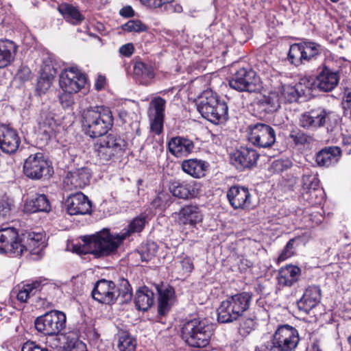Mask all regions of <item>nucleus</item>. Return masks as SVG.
<instances>
[{
	"mask_svg": "<svg viewBox=\"0 0 351 351\" xmlns=\"http://www.w3.org/2000/svg\"><path fill=\"white\" fill-rule=\"evenodd\" d=\"M42 238L40 233L25 231L19 235L14 228H3L0 230V252L21 256L24 252L38 247Z\"/></svg>",
	"mask_w": 351,
	"mask_h": 351,
	"instance_id": "obj_1",
	"label": "nucleus"
},
{
	"mask_svg": "<svg viewBox=\"0 0 351 351\" xmlns=\"http://www.w3.org/2000/svg\"><path fill=\"white\" fill-rule=\"evenodd\" d=\"M92 296L102 304H111L117 300L121 304L128 303L132 298V287L125 279H122L118 287L112 281L102 279L95 284Z\"/></svg>",
	"mask_w": 351,
	"mask_h": 351,
	"instance_id": "obj_2",
	"label": "nucleus"
},
{
	"mask_svg": "<svg viewBox=\"0 0 351 351\" xmlns=\"http://www.w3.org/2000/svg\"><path fill=\"white\" fill-rule=\"evenodd\" d=\"M113 123L112 112L103 106H95L84 110L82 127L86 134L91 138L105 135Z\"/></svg>",
	"mask_w": 351,
	"mask_h": 351,
	"instance_id": "obj_3",
	"label": "nucleus"
},
{
	"mask_svg": "<svg viewBox=\"0 0 351 351\" xmlns=\"http://www.w3.org/2000/svg\"><path fill=\"white\" fill-rule=\"evenodd\" d=\"M197 109L204 118L214 124L223 122L228 119V106L219 99L215 93L210 90L202 93Z\"/></svg>",
	"mask_w": 351,
	"mask_h": 351,
	"instance_id": "obj_4",
	"label": "nucleus"
},
{
	"mask_svg": "<svg viewBox=\"0 0 351 351\" xmlns=\"http://www.w3.org/2000/svg\"><path fill=\"white\" fill-rule=\"evenodd\" d=\"M252 295L242 292L229 296L221 302L217 309V319L221 323H228L237 320L243 315L250 305Z\"/></svg>",
	"mask_w": 351,
	"mask_h": 351,
	"instance_id": "obj_5",
	"label": "nucleus"
},
{
	"mask_svg": "<svg viewBox=\"0 0 351 351\" xmlns=\"http://www.w3.org/2000/svg\"><path fill=\"white\" fill-rule=\"evenodd\" d=\"M300 341L298 330L289 325L279 326L272 339L264 342L256 351H292Z\"/></svg>",
	"mask_w": 351,
	"mask_h": 351,
	"instance_id": "obj_6",
	"label": "nucleus"
},
{
	"mask_svg": "<svg viewBox=\"0 0 351 351\" xmlns=\"http://www.w3.org/2000/svg\"><path fill=\"white\" fill-rule=\"evenodd\" d=\"M125 234L113 236L108 230H104L84 240L88 252L95 257L106 256L115 252L126 238Z\"/></svg>",
	"mask_w": 351,
	"mask_h": 351,
	"instance_id": "obj_7",
	"label": "nucleus"
},
{
	"mask_svg": "<svg viewBox=\"0 0 351 351\" xmlns=\"http://www.w3.org/2000/svg\"><path fill=\"white\" fill-rule=\"evenodd\" d=\"M34 325L38 332L52 337L53 342L47 341L51 347H61L58 335L66 326V315L64 313L58 311L46 313L35 319Z\"/></svg>",
	"mask_w": 351,
	"mask_h": 351,
	"instance_id": "obj_8",
	"label": "nucleus"
},
{
	"mask_svg": "<svg viewBox=\"0 0 351 351\" xmlns=\"http://www.w3.org/2000/svg\"><path fill=\"white\" fill-rule=\"evenodd\" d=\"M182 338L186 343L195 348H204L213 335L212 326L206 321L194 318L185 322L182 328Z\"/></svg>",
	"mask_w": 351,
	"mask_h": 351,
	"instance_id": "obj_9",
	"label": "nucleus"
},
{
	"mask_svg": "<svg viewBox=\"0 0 351 351\" xmlns=\"http://www.w3.org/2000/svg\"><path fill=\"white\" fill-rule=\"evenodd\" d=\"M322 52V47L315 42L294 43L289 47L288 60L295 66L317 60Z\"/></svg>",
	"mask_w": 351,
	"mask_h": 351,
	"instance_id": "obj_10",
	"label": "nucleus"
},
{
	"mask_svg": "<svg viewBox=\"0 0 351 351\" xmlns=\"http://www.w3.org/2000/svg\"><path fill=\"white\" fill-rule=\"evenodd\" d=\"M229 85L239 92H259L262 88V82L258 75L252 69L241 68L235 72L229 80Z\"/></svg>",
	"mask_w": 351,
	"mask_h": 351,
	"instance_id": "obj_11",
	"label": "nucleus"
},
{
	"mask_svg": "<svg viewBox=\"0 0 351 351\" xmlns=\"http://www.w3.org/2000/svg\"><path fill=\"white\" fill-rule=\"evenodd\" d=\"M53 171L43 154H31L23 165V173L29 179L38 180L48 179Z\"/></svg>",
	"mask_w": 351,
	"mask_h": 351,
	"instance_id": "obj_12",
	"label": "nucleus"
},
{
	"mask_svg": "<svg viewBox=\"0 0 351 351\" xmlns=\"http://www.w3.org/2000/svg\"><path fill=\"white\" fill-rule=\"evenodd\" d=\"M249 142L259 147H269L276 141V132L269 125L257 123L248 126Z\"/></svg>",
	"mask_w": 351,
	"mask_h": 351,
	"instance_id": "obj_13",
	"label": "nucleus"
},
{
	"mask_svg": "<svg viewBox=\"0 0 351 351\" xmlns=\"http://www.w3.org/2000/svg\"><path fill=\"white\" fill-rule=\"evenodd\" d=\"M166 100L161 97L152 99L147 108L151 132L159 135L163 131Z\"/></svg>",
	"mask_w": 351,
	"mask_h": 351,
	"instance_id": "obj_14",
	"label": "nucleus"
},
{
	"mask_svg": "<svg viewBox=\"0 0 351 351\" xmlns=\"http://www.w3.org/2000/svg\"><path fill=\"white\" fill-rule=\"evenodd\" d=\"M86 82V76L76 67L65 69L60 75V86L64 92L76 93Z\"/></svg>",
	"mask_w": 351,
	"mask_h": 351,
	"instance_id": "obj_15",
	"label": "nucleus"
},
{
	"mask_svg": "<svg viewBox=\"0 0 351 351\" xmlns=\"http://www.w3.org/2000/svg\"><path fill=\"white\" fill-rule=\"evenodd\" d=\"M340 80L339 71H335L326 65L319 67L315 80V86L320 91L330 92L338 85Z\"/></svg>",
	"mask_w": 351,
	"mask_h": 351,
	"instance_id": "obj_16",
	"label": "nucleus"
},
{
	"mask_svg": "<svg viewBox=\"0 0 351 351\" xmlns=\"http://www.w3.org/2000/svg\"><path fill=\"white\" fill-rule=\"evenodd\" d=\"M97 145L100 158L108 160L123 149L125 143L121 138L110 134L101 139Z\"/></svg>",
	"mask_w": 351,
	"mask_h": 351,
	"instance_id": "obj_17",
	"label": "nucleus"
},
{
	"mask_svg": "<svg viewBox=\"0 0 351 351\" xmlns=\"http://www.w3.org/2000/svg\"><path fill=\"white\" fill-rule=\"evenodd\" d=\"M91 172L88 168L76 169L68 172L64 179V187L68 191L82 189L89 184Z\"/></svg>",
	"mask_w": 351,
	"mask_h": 351,
	"instance_id": "obj_18",
	"label": "nucleus"
},
{
	"mask_svg": "<svg viewBox=\"0 0 351 351\" xmlns=\"http://www.w3.org/2000/svg\"><path fill=\"white\" fill-rule=\"evenodd\" d=\"M258 154L252 148L241 147L232 154L231 156L232 163L238 169H250L256 165L258 158Z\"/></svg>",
	"mask_w": 351,
	"mask_h": 351,
	"instance_id": "obj_19",
	"label": "nucleus"
},
{
	"mask_svg": "<svg viewBox=\"0 0 351 351\" xmlns=\"http://www.w3.org/2000/svg\"><path fill=\"white\" fill-rule=\"evenodd\" d=\"M67 213L70 215H86L90 213L91 202L82 193L69 195L66 199Z\"/></svg>",
	"mask_w": 351,
	"mask_h": 351,
	"instance_id": "obj_20",
	"label": "nucleus"
},
{
	"mask_svg": "<svg viewBox=\"0 0 351 351\" xmlns=\"http://www.w3.org/2000/svg\"><path fill=\"white\" fill-rule=\"evenodd\" d=\"M329 112L324 108H317L302 114L300 118V125L306 129L315 130L324 126L328 119Z\"/></svg>",
	"mask_w": 351,
	"mask_h": 351,
	"instance_id": "obj_21",
	"label": "nucleus"
},
{
	"mask_svg": "<svg viewBox=\"0 0 351 351\" xmlns=\"http://www.w3.org/2000/svg\"><path fill=\"white\" fill-rule=\"evenodd\" d=\"M20 143L21 139L15 130L5 125L0 126V149L3 152H16Z\"/></svg>",
	"mask_w": 351,
	"mask_h": 351,
	"instance_id": "obj_22",
	"label": "nucleus"
},
{
	"mask_svg": "<svg viewBox=\"0 0 351 351\" xmlns=\"http://www.w3.org/2000/svg\"><path fill=\"white\" fill-rule=\"evenodd\" d=\"M175 218L180 225H190L195 226L202 222L203 215L197 205H185L178 212L175 213Z\"/></svg>",
	"mask_w": 351,
	"mask_h": 351,
	"instance_id": "obj_23",
	"label": "nucleus"
},
{
	"mask_svg": "<svg viewBox=\"0 0 351 351\" xmlns=\"http://www.w3.org/2000/svg\"><path fill=\"white\" fill-rule=\"evenodd\" d=\"M227 197L234 209L248 208L251 204V194L247 188L233 186L227 192Z\"/></svg>",
	"mask_w": 351,
	"mask_h": 351,
	"instance_id": "obj_24",
	"label": "nucleus"
},
{
	"mask_svg": "<svg viewBox=\"0 0 351 351\" xmlns=\"http://www.w3.org/2000/svg\"><path fill=\"white\" fill-rule=\"evenodd\" d=\"M194 147L192 140L182 136L173 137L168 142L169 152L177 158L187 156L193 152Z\"/></svg>",
	"mask_w": 351,
	"mask_h": 351,
	"instance_id": "obj_25",
	"label": "nucleus"
},
{
	"mask_svg": "<svg viewBox=\"0 0 351 351\" xmlns=\"http://www.w3.org/2000/svg\"><path fill=\"white\" fill-rule=\"evenodd\" d=\"M321 300V289L319 286H308L302 298L298 302L300 310L308 313L315 307Z\"/></svg>",
	"mask_w": 351,
	"mask_h": 351,
	"instance_id": "obj_26",
	"label": "nucleus"
},
{
	"mask_svg": "<svg viewBox=\"0 0 351 351\" xmlns=\"http://www.w3.org/2000/svg\"><path fill=\"white\" fill-rule=\"evenodd\" d=\"M301 276V269L293 265L281 267L278 273V284L282 287H292L298 282Z\"/></svg>",
	"mask_w": 351,
	"mask_h": 351,
	"instance_id": "obj_27",
	"label": "nucleus"
},
{
	"mask_svg": "<svg viewBox=\"0 0 351 351\" xmlns=\"http://www.w3.org/2000/svg\"><path fill=\"white\" fill-rule=\"evenodd\" d=\"M197 183L195 181H174L169 186V191L173 196L187 199L197 194Z\"/></svg>",
	"mask_w": 351,
	"mask_h": 351,
	"instance_id": "obj_28",
	"label": "nucleus"
},
{
	"mask_svg": "<svg viewBox=\"0 0 351 351\" xmlns=\"http://www.w3.org/2000/svg\"><path fill=\"white\" fill-rule=\"evenodd\" d=\"M38 132L44 134L46 138H51L56 133L58 124L54 119L53 114L47 110H42L38 118Z\"/></svg>",
	"mask_w": 351,
	"mask_h": 351,
	"instance_id": "obj_29",
	"label": "nucleus"
},
{
	"mask_svg": "<svg viewBox=\"0 0 351 351\" xmlns=\"http://www.w3.org/2000/svg\"><path fill=\"white\" fill-rule=\"evenodd\" d=\"M208 167V164L206 161L197 158L184 160L182 162L183 171L195 178L204 177Z\"/></svg>",
	"mask_w": 351,
	"mask_h": 351,
	"instance_id": "obj_30",
	"label": "nucleus"
},
{
	"mask_svg": "<svg viewBox=\"0 0 351 351\" xmlns=\"http://www.w3.org/2000/svg\"><path fill=\"white\" fill-rule=\"evenodd\" d=\"M24 209L28 213L49 212L51 209L49 202L45 195L36 194L27 200Z\"/></svg>",
	"mask_w": 351,
	"mask_h": 351,
	"instance_id": "obj_31",
	"label": "nucleus"
},
{
	"mask_svg": "<svg viewBox=\"0 0 351 351\" xmlns=\"http://www.w3.org/2000/svg\"><path fill=\"white\" fill-rule=\"evenodd\" d=\"M341 155L340 148L330 147L323 149L316 156V162L320 167H329L337 162Z\"/></svg>",
	"mask_w": 351,
	"mask_h": 351,
	"instance_id": "obj_32",
	"label": "nucleus"
},
{
	"mask_svg": "<svg viewBox=\"0 0 351 351\" xmlns=\"http://www.w3.org/2000/svg\"><path fill=\"white\" fill-rule=\"evenodd\" d=\"M17 47L10 40H0V69L9 65L14 59Z\"/></svg>",
	"mask_w": 351,
	"mask_h": 351,
	"instance_id": "obj_33",
	"label": "nucleus"
},
{
	"mask_svg": "<svg viewBox=\"0 0 351 351\" xmlns=\"http://www.w3.org/2000/svg\"><path fill=\"white\" fill-rule=\"evenodd\" d=\"M158 293V310L160 315H166L171 308L174 291L172 287H156Z\"/></svg>",
	"mask_w": 351,
	"mask_h": 351,
	"instance_id": "obj_34",
	"label": "nucleus"
},
{
	"mask_svg": "<svg viewBox=\"0 0 351 351\" xmlns=\"http://www.w3.org/2000/svg\"><path fill=\"white\" fill-rule=\"evenodd\" d=\"M134 303L136 308L147 311L154 304V293L147 287H143L136 293Z\"/></svg>",
	"mask_w": 351,
	"mask_h": 351,
	"instance_id": "obj_35",
	"label": "nucleus"
},
{
	"mask_svg": "<svg viewBox=\"0 0 351 351\" xmlns=\"http://www.w3.org/2000/svg\"><path fill=\"white\" fill-rule=\"evenodd\" d=\"M275 92L280 102L292 103L296 101L300 96L298 89L289 84L281 85Z\"/></svg>",
	"mask_w": 351,
	"mask_h": 351,
	"instance_id": "obj_36",
	"label": "nucleus"
},
{
	"mask_svg": "<svg viewBox=\"0 0 351 351\" xmlns=\"http://www.w3.org/2000/svg\"><path fill=\"white\" fill-rule=\"evenodd\" d=\"M319 180L315 175L307 174L304 175L302 177V193L303 195L315 194L317 197L318 195H322L323 193L322 189H319Z\"/></svg>",
	"mask_w": 351,
	"mask_h": 351,
	"instance_id": "obj_37",
	"label": "nucleus"
},
{
	"mask_svg": "<svg viewBox=\"0 0 351 351\" xmlns=\"http://www.w3.org/2000/svg\"><path fill=\"white\" fill-rule=\"evenodd\" d=\"M280 103L276 92H272L268 95L261 97L257 101L256 105L266 113H271L276 111L280 107Z\"/></svg>",
	"mask_w": 351,
	"mask_h": 351,
	"instance_id": "obj_38",
	"label": "nucleus"
},
{
	"mask_svg": "<svg viewBox=\"0 0 351 351\" xmlns=\"http://www.w3.org/2000/svg\"><path fill=\"white\" fill-rule=\"evenodd\" d=\"M42 288L40 281L36 280L31 283L23 285L19 290L16 298L21 302H27L28 299L35 295Z\"/></svg>",
	"mask_w": 351,
	"mask_h": 351,
	"instance_id": "obj_39",
	"label": "nucleus"
},
{
	"mask_svg": "<svg viewBox=\"0 0 351 351\" xmlns=\"http://www.w3.org/2000/svg\"><path fill=\"white\" fill-rule=\"evenodd\" d=\"M58 10L67 21L73 25L79 24L84 20L78 10L70 4H61L58 7Z\"/></svg>",
	"mask_w": 351,
	"mask_h": 351,
	"instance_id": "obj_40",
	"label": "nucleus"
},
{
	"mask_svg": "<svg viewBox=\"0 0 351 351\" xmlns=\"http://www.w3.org/2000/svg\"><path fill=\"white\" fill-rule=\"evenodd\" d=\"M133 71L136 76L143 80V83L148 84L149 81L155 76L154 69L150 65L143 62H136L133 66Z\"/></svg>",
	"mask_w": 351,
	"mask_h": 351,
	"instance_id": "obj_41",
	"label": "nucleus"
},
{
	"mask_svg": "<svg viewBox=\"0 0 351 351\" xmlns=\"http://www.w3.org/2000/svg\"><path fill=\"white\" fill-rule=\"evenodd\" d=\"M136 343L135 339L126 331L119 333L117 347L119 351H134Z\"/></svg>",
	"mask_w": 351,
	"mask_h": 351,
	"instance_id": "obj_42",
	"label": "nucleus"
},
{
	"mask_svg": "<svg viewBox=\"0 0 351 351\" xmlns=\"http://www.w3.org/2000/svg\"><path fill=\"white\" fill-rule=\"evenodd\" d=\"M66 342L63 345L64 351H86V345L75 337L63 336Z\"/></svg>",
	"mask_w": 351,
	"mask_h": 351,
	"instance_id": "obj_43",
	"label": "nucleus"
},
{
	"mask_svg": "<svg viewBox=\"0 0 351 351\" xmlns=\"http://www.w3.org/2000/svg\"><path fill=\"white\" fill-rule=\"evenodd\" d=\"M122 28L128 32H143L147 29V26L139 20H130L123 25Z\"/></svg>",
	"mask_w": 351,
	"mask_h": 351,
	"instance_id": "obj_44",
	"label": "nucleus"
},
{
	"mask_svg": "<svg viewBox=\"0 0 351 351\" xmlns=\"http://www.w3.org/2000/svg\"><path fill=\"white\" fill-rule=\"evenodd\" d=\"M156 252V246L154 243L147 244L141 247L138 255L142 261L148 262L155 256Z\"/></svg>",
	"mask_w": 351,
	"mask_h": 351,
	"instance_id": "obj_45",
	"label": "nucleus"
},
{
	"mask_svg": "<svg viewBox=\"0 0 351 351\" xmlns=\"http://www.w3.org/2000/svg\"><path fill=\"white\" fill-rule=\"evenodd\" d=\"M299 238L295 237L290 239L278 258V262H282L290 258L294 254V243Z\"/></svg>",
	"mask_w": 351,
	"mask_h": 351,
	"instance_id": "obj_46",
	"label": "nucleus"
},
{
	"mask_svg": "<svg viewBox=\"0 0 351 351\" xmlns=\"http://www.w3.org/2000/svg\"><path fill=\"white\" fill-rule=\"evenodd\" d=\"M292 166V162L289 159H278L274 161L271 169L274 173H279L287 170Z\"/></svg>",
	"mask_w": 351,
	"mask_h": 351,
	"instance_id": "obj_47",
	"label": "nucleus"
},
{
	"mask_svg": "<svg viewBox=\"0 0 351 351\" xmlns=\"http://www.w3.org/2000/svg\"><path fill=\"white\" fill-rule=\"evenodd\" d=\"M146 223V218L144 216H140L133 219L128 226V232L130 233L141 232Z\"/></svg>",
	"mask_w": 351,
	"mask_h": 351,
	"instance_id": "obj_48",
	"label": "nucleus"
},
{
	"mask_svg": "<svg viewBox=\"0 0 351 351\" xmlns=\"http://www.w3.org/2000/svg\"><path fill=\"white\" fill-rule=\"evenodd\" d=\"M255 322L252 318H248L243 321L240 325V332L243 335H247L251 332L255 328Z\"/></svg>",
	"mask_w": 351,
	"mask_h": 351,
	"instance_id": "obj_49",
	"label": "nucleus"
},
{
	"mask_svg": "<svg viewBox=\"0 0 351 351\" xmlns=\"http://www.w3.org/2000/svg\"><path fill=\"white\" fill-rule=\"evenodd\" d=\"M16 75L20 80L26 82L31 79L32 72L28 66L21 65Z\"/></svg>",
	"mask_w": 351,
	"mask_h": 351,
	"instance_id": "obj_50",
	"label": "nucleus"
},
{
	"mask_svg": "<svg viewBox=\"0 0 351 351\" xmlns=\"http://www.w3.org/2000/svg\"><path fill=\"white\" fill-rule=\"evenodd\" d=\"M72 94L73 93L64 92L60 95V101L63 108H69L74 104V99Z\"/></svg>",
	"mask_w": 351,
	"mask_h": 351,
	"instance_id": "obj_51",
	"label": "nucleus"
},
{
	"mask_svg": "<svg viewBox=\"0 0 351 351\" xmlns=\"http://www.w3.org/2000/svg\"><path fill=\"white\" fill-rule=\"evenodd\" d=\"M11 204L7 197H0V218L6 216L10 211Z\"/></svg>",
	"mask_w": 351,
	"mask_h": 351,
	"instance_id": "obj_52",
	"label": "nucleus"
},
{
	"mask_svg": "<svg viewBox=\"0 0 351 351\" xmlns=\"http://www.w3.org/2000/svg\"><path fill=\"white\" fill-rule=\"evenodd\" d=\"M141 2L149 7L153 8H156L161 7L163 4L169 3L173 1V0H140Z\"/></svg>",
	"mask_w": 351,
	"mask_h": 351,
	"instance_id": "obj_53",
	"label": "nucleus"
},
{
	"mask_svg": "<svg viewBox=\"0 0 351 351\" xmlns=\"http://www.w3.org/2000/svg\"><path fill=\"white\" fill-rule=\"evenodd\" d=\"M21 351H48V350L42 348L34 341H27L23 344Z\"/></svg>",
	"mask_w": 351,
	"mask_h": 351,
	"instance_id": "obj_54",
	"label": "nucleus"
},
{
	"mask_svg": "<svg viewBox=\"0 0 351 351\" xmlns=\"http://www.w3.org/2000/svg\"><path fill=\"white\" fill-rule=\"evenodd\" d=\"M134 47L132 43H127L122 45L119 50V53L125 57L130 56L134 53Z\"/></svg>",
	"mask_w": 351,
	"mask_h": 351,
	"instance_id": "obj_55",
	"label": "nucleus"
},
{
	"mask_svg": "<svg viewBox=\"0 0 351 351\" xmlns=\"http://www.w3.org/2000/svg\"><path fill=\"white\" fill-rule=\"evenodd\" d=\"M51 82L49 78L41 77L38 81L37 88L41 91H45L51 87Z\"/></svg>",
	"mask_w": 351,
	"mask_h": 351,
	"instance_id": "obj_56",
	"label": "nucleus"
},
{
	"mask_svg": "<svg viewBox=\"0 0 351 351\" xmlns=\"http://www.w3.org/2000/svg\"><path fill=\"white\" fill-rule=\"evenodd\" d=\"M119 14L125 17H130L134 15V10L132 7L126 6L120 10Z\"/></svg>",
	"mask_w": 351,
	"mask_h": 351,
	"instance_id": "obj_57",
	"label": "nucleus"
},
{
	"mask_svg": "<svg viewBox=\"0 0 351 351\" xmlns=\"http://www.w3.org/2000/svg\"><path fill=\"white\" fill-rule=\"evenodd\" d=\"M106 83V77L103 75H99L97 77L96 83H95V88L97 90H101L104 87Z\"/></svg>",
	"mask_w": 351,
	"mask_h": 351,
	"instance_id": "obj_58",
	"label": "nucleus"
},
{
	"mask_svg": "<svg viewBox=\"0 0 351 351\" xmlns=\"http://www.w3.org/2000/svg\"><path fill=\"white\" fill-rule=\"evenodd\" d=\"M183 269L186 272H191L193 269V263L189 259H184L182 261Z\"/></svg>",
	"mask_w": 351,
	"mask_h": 351,
	"instance_id": "obj_59",
	"label": "nucleus"
},
{
	"mask_svg": "<svg viewBox=\"0 0 351 351\" xmlns=\"http://www.w3.org/2000/svg\"><path fill=\"white\" fill-rule=\"evenodd\" d=\"M344 95L346 101L349 104V107L351 108V87H348L345 89Z\"/></svg>",
	"mask_w": 351,
	"mask_h": 351,
	"instance_id": "obj_60",
	"label": "nucleus"
},
{
	"mask_svg": "<svg viewBox=\"0 0 351 351\" xmlns=\"http://www.w3.org/2000/svg\"><path fill=\"white\" fill-rule=\"evenodd\" d=\"M342 143L345 145H351V135L344 136L343 137Z\"/></svg>",
	"mask_w": 351,
	"mask_h": 351,
	"instance_id": "obj_61",
	"label": "nucleus"
},
{
	"mask_svg": "<svg viewBox=\"0 0 351 351\" xmlns=\"http://www.w3.org/2000/svg\"><path fill=\"white\" fill-rule=\"evenodd\" d=\"M308 351H322L319 345L317 343H313Z\"/></svg>",
	"mask_w": 351,
	"mask_h": 351,
	"instance_id": "obj_62",
	"label": "nucleus"
},
{
	"mask_svg": "<svg viewBox=\"0 0 351 351\" xmlns=\"http://www.w3.org/2000/svg\"><path fill=\"white\" fill-rule=\"evenodd\" d=\"M309 197H307V199H313V195L311 196H310L309 195H308ZM311 202H313V200H311Z\"/></svg>",
	"mask_w": 351,
	"mask_h": 351,
	"instance_id": "obj_63",
	"label": "nucleus"
},
{
	"mask_svg": "<svg viewBox=\"0 0 351 351\" xmlns=\"http://www.w3.org/2000/svg\"><path fill=\"white\" fill-rule=\"evenodd\" d=\"M348 341H349V343H350V346H351V336H350V337H349V338H348Z\"/></svg>",
	"mask_w": 351,
	"mask_h": 351,
	"instance_id": "obj_64",
	"label": "nucleus"
}]
</instances>
